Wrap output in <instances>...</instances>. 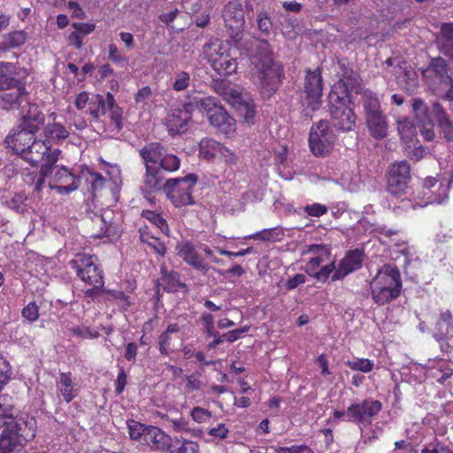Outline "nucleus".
I'll use <instances>...</instances> for the list:
<instances>
[{
  "label": "nucleus",
  "instance_id": "nucleus-1",
  "mask_svg": "<svg viewBox=\"0 0 453 453\" xmlns=\"http://www.w3.org/2000/svg\"><path fill=\"white\" fill-rule=\"evenodd\" d=\"M252 77L264 96H271L278 88L284 77L281 64L274 60L253 62Z\"/></svg>",
  "mask_w": 453,
  "mask_h": 453
},
{
  "label": "nucleus",
  "instance_id": "nucleus-2",
  "mask_svg": "<svg viewBox=\"0 0 453 453\" xmlns=\"http://www.w3.org/2000/svg\"><path fill=\"white\" fill-rule=\"evenodd\" d=\"M331 123L334 128L349 132L356 127V115L349 105L351 99L341 96L337 91H331L328 96Z\"/></svg>",
  "mask_w": 453,
  "mask_h": 453
},
{
  "label": "nucleus",
  "instance_id": "nucleus-3",
  "mask_svg": "<svg viewBox=\"0 0 453 453\" xmlns=\"http://www.w3.org/2000/svg\"><path fill=\"white\" fill-rule=\"evenodd\" d=\"M198 181L195 173H188L181 178L169 179L165 182L164 191L175 207L195 203L193 188Z\"/></svg>",
  "mask_w": 453,
  "mask_h": 453
},
{
  "label": "nucleus",
  "instance_id": "nucleus-4",
  "mask_svg": "<svg viewBox=\"0 0 453 453\" xmlns=\"http://www.w3.org/2000/svg\"><path fill=\"white\" fill-rule=\"evenodd\" d=\"M322 77L319 68L311 71L306 70L301 98L307 108L314 111L318 110L321 104L322 96Z\"/></svg>",
  "mask_w": 453,
  "mask_h": 453
},
{
  "label": "nucleus",
  "instance_id": "nucleus-5",
  "mask_svg": "<svg viewBox=\"0 0 453 453\" xmlns=\"http://www.w3.org/2000/svg\"><path fill=\"white\" fill-rule=\"evenodd\" d=\"M334 142V134L329 129L326 121L320 120L312 126L309 136V145L313 155L326 157L332 151Z\"/></svg>",
  "mask_w": 453,
  "mask_h": 453
},
{
  "label": "nucleus",
  "instance_id": "nucleus-6",
  "mask_svg": "<svg viewBox=\"0 0 453 453\" xmlns=\"http://www.w3.org/2000/svg\"><path fill=\"white\" fill-rule=\"evenodd\" d=\"M69 264L84 282L96 288L104 287L103 272L95 264L92 257L77 255L76 258L72 259Z\"/></svg>",
  "mask_w": 453,
  "mask_h": 453
},
{
  "label": "nucleus",
  "instance_id": "nucleus-7",
  "mask_svg": "<svg viewBox=\"0 0 453 453\" xmlns=\"http://www.w3.org/2000/svg\"><path fill=\"white\" fill-rule=\"evenodd\" d=\"M411 180V165L407 160H401L390 165L388 170V191L395 196L405 194Z\"/></svg>",
  "mask_w": 453,
  "mask_h": 453
},
{
  "label": "nucleus",
  "instance_id": "nucleus-8",
  "mask_svg": "<svg viewBox=\"0 0 453 453\" xmlns=\"http://www.w3.org/2000/svg\"><path fill=\"white\" fill-rule=\"evenodd\" d=\"M381 409L382 403L379 400L370 398L352 403L348 407V422L370 426Z\"/></svg>",
  "mask_w": 453,
  "mask_h": 453
},
{
  "label": "nucleus",
  "instance_id": "nucleus-9",
  "mask_svg": "<svg viewBox=\"0 0 453 453\" xmlns=\"http://www.w3.org/2000/svg\"><path fill=\"white\" fill-rule=\"evenodd\" d=\"M204 49L206 51L213 50L215 52V55L212 52H208V54L212 67L217 73L223 75H231L236 72L237 59L223 49L221 42L217 40L216 42L206 43Z\"/></svg>",
  "mask_w": 453,
  "mask_h": 453
},
{
  "label": "nucleus",
  "instance_id": "nucleus-10",
  "mask_svg": "<svg viewBox=\"0 0 453 453\" xmlns=\"http://www.w3.org/2000/svg\"><path fill=\"white\" fill-rule=\"evenodd\" d=\"M224 27L228 35L238 36L244 30V10L239 0H233L226 4L222 9Z\"/></svg>",
  "mask_w": 453,
  "mask_h": 453
},
{
  "label": "nucleus",
  "instance_id": "nucleus-11",
  "mask_svg": "<svg viewBox=\"0 0 453 453\" xmlns=\"http://www.w3.org/2000/svg\"><path fill=\"white\" fill-rule=\"evenodd\" d=\"M339 66L342 71L341 78L334 86V91H337L341 96L348 99H351V93H362L364 90L362 89V79L359 73L348 66L344 62H340Z\"/></svg>",
  "mask_w": 453,
  "mask_h": 453
},
{
  "label": "nucleus",
  "instance_id": "nucleus-12",
  "mask_svg": "<svg viewBox=\"0 0 453 453\" xmlns=\"http://www.w3.org/2000/svg\"><path fill=\"white\" fill-rule=\"evenodd\" d=\"M28 100L29 94L24 83L6 89L0 95V109L6 111H21L26 108Z\"/></svg>",
  "mask_w": 453,
  "mask_h": 453
},
{
  "label": "nucleus",
  "instance_id": "nucleus-13",
  "mask_svg": "<svg viewBox=\"0 0 453 453\" xmlns=\"http://www.w3.org/2000/svg\"><path fill=\"white\" fill-rule=\"evenodd\" d=\"M206 114L210 124L220 133L229 134L235 131V119L219 104L217 99L214 101V106H211Z\"/></svg>",
  "mask_w": 453,
  "mask_h": 453
},
{
  "label": "nucleus",
  "instance_id": "nucleus-14",
  "mask_svg": "<svg viewBox=\"0 0 453 453\" xmlns=\"http://www.w3.org/2000/svg\"><path fill=\"white\" fill-rule=\"evenodd\" d=\"M3 426L14 430L23 441L28 442L36 435L37 421L33 416L21 414L12 421H4Z\"/></svg>",
  "mask_w": 453,
  "mask_h": 453
},
{
  "label": "nucleus",
  "instance_id": "nucleus-15",
  "mask_svg": "<svg viewBox=\"0 0 453 453\" xmlns=\"http://www.w3.org/2000/svg\"><path fill=\"white\" fill-rule=\"evenodd\" d=\"M192 116L182 107L171 110L165 119V125L173 137L186 133L190 127Z\"/></svg>",
  "mask_w": 453,
  "mask_h": 453
},
{
  "label": "nucleus",
  "instance_id": "nucleus-16",
  "mask_svg": "<svg viewBox=\"0 0 453 453\" xmlns=\"http://www.w3.org/2000/svg\"><path fill=\"white\" fill-rule=\"evenodd\" d=\"M363 259L364 253L358 249L346 252L344 257L338 264L337 270L331 276L332 281L343 280L349 273L361 268Z\"/></svg>",
  "mask_w": 453,
  "mask_h": 453
},
{
  "label": "nucleus",
  "instance_id": "nucleus-17",
  "mask_svg": "<svg viewBox=\"0 0 453 453\" xmlns=\"http://www.w3.org/2000/svg\"><path fill=\"white\" fill-rule=\"evenodd\" d=\"M35 134L32 130L22 128L19 124L13 129V133L5 138L4 142L12 149L15 154L19 156L26 150H28L29 145L35 141Z\"/></svg>",
  "mask_w": 453,
  "mask_h": 453
},
{
  "label": "nucleus",
  "instance_id": "nucleus-18",
  "mask_svg": "<svg viewBox=\"0 0 453 453\" xmlns=\"http://www.w3.org/2000/svg\"><path fill=\"white\" fill-rule=\"evenodd\" d=\"M371 284L402 290L403 284L399 269L391 264H386L379 269Z\"/></svg>",
  "mask_w": 453,
  "mask_h": 453
},
{
  "label": "nucleus",
  "instance_id": "nucleus-19",
  "mask_svg": "<svg viewBox=\"0 0 453 453\" xmlns=\"http://www.w3.org/2000/svg\"><path fill=\"white\" fill-rule=\"evenodd\" d=\"M177 254L185 263L196 270L206 274L211 266L204 263L199 257L194 245L190 242H179L176 246Z\"/></svg>",
  "mask_w": 453,
  "mask_h": 453
},
{
  "label": "nucleus",
  "instance_id": "nucleus-20",
  "mask_svg": "<svg viewBox=\"0 0 453 453\" xmlns=\"http://www.w3.org/2000/svg\"><path fill=\"white\" fill-rule=\"evenodd\" d=\"M27 106V111H25V109L20 111L21 121L19 125L22 128L29 129L37 133L41 127L44 125L45 115L39 109V106L36 104H32L29 100L26 107Z\"/></svg>",
  "mask_w": 453,
  "mask_h": 453
},
{
  "label": "nucleus",
  "instance_id": "nucleus-21",
  "mask_svg": "<svg viewBox=\"0 0 453 453\" xmlns=\"http://www.w3.org/2000/svg\"><path fill=\"white\" fill-rule=\"evenodd\" d=\"M145 434L143 445L149 446L153 450L166 451L171 449L173 439L157 426H149Z\"/></svg>",
  "mask_w": 453,
  "mask_h": 453
},
{
  "label": "nucleus",
  "instance_id": "nucleus-22",
  "mask_svg": "<svg viewBox=\"0 0 453 453\" xmlns=\"http://www.w3.org/2000/svg\"><path fill=\"white\" fill-rule=\"evenodd\" d=\"M422 74L427 83L431 81H441L449 77L447 60L441 57L431 58L427 67L422 71Z\"/></svg>",
  "mask_w": 453,
  "mask_h": 453
},
{
  "label": "nucleus",
  "instance_id": "nucleus-23",
  "mask_svg": "<svg viewBox=\"0 0 453 453\" xmlns=\"http://www.w3.org/2000/svg\"><path fill=\"white\" fill-rule=\"evenodd\" d=\"M49 149L50 145L48 142L35 139V141L29 145L28 150H26L19 156L32 166H35L44 159Z\"/></svg>",
  "mask_w": 453,
  "mask_h": 453
},
{
  "label": "nucleus",
  "instance_id": "nucleus-24",
  "mask_svg": "<svg viewBox=\"0 0 453 453\" xmlns=\"http://www.w3.org/2000/svg\"><path fill=\"white\" fill-rule=\"evenodd\" d=\"M320 265L317 260H310L305 265L304 271L309 276L316 279L318 281L326 282L330 275H333L335 270H337L335 260L333 259L329 264L319 269Z\"/></svg>",
  "mask_w": 453,
  "mask_h": 453
},
{
  "label": "nucleus",
  "instance_id": "nucleus-25",
  "mask_svg": "<svg viewBox=\"0 0 453 453\" xmlns=\"http://www.w3.org/2000/svg\"><path fill=\"white\" fill-rule=\"evenodd\" d=\"M13 431L14 430L4 426L0 435V453H14L19 451L27 443Z\"/></svg>",
  "mask_w": 453,
  "mask_h": 453
},
{
  "label": "nucleus",
  "instance_id": "nucleus-26",
  "mask_svg": "<svg viewBox=\"0 0 453 453\" xmlns=\"http://www.w3.org/2000/svg\"><path fill=\"white\" fill-rule=\"evenodd\" d=\"M215 100V97L203 96L200 93L195 92L188 96L187 101L182 104V108L192 116L196 110L204 111L210 110L211 106H214Z\"/></svg>",
  "mask_w": 453,
  "mask_h": 453
},
{
  "label": "nucleus",
  "instance_id": "nucleus-27",
  "mask_svg": "<svg viewBox=\"0 0 453 453\" xmlns=\"http://www.w3.org/2000/svg\"><path fill=\"white\" fill-rule=\"evenodd\" d=\"M233 107L235 109L238 116L242 118L248 125H253L257 114L256 104L254 101L247 95H243L241 100L235 101Z\"/></svg>",
  "mask_w": 453,
  "mask_h": 453
},
{
  "label": "nucleus",
  "instance_id": "nucleus-28",
  "mask_svg": "<svg viewBox=\"0 0 453 453\" xmlns=\"http://www.w3.org/2000/svg\"><path fill=\"white\" fill-rule=\"evenodd\" d=\"M213 88L217 94L223 96L231 104L241 100L243 96L239 87L226 80H214Z\"/></svg>",
  "mask_w": 453,
  "mask_h": 453
},
{
  "label": "nucleus",
  "instance_id": "nucleus-29",
  "mask_svg": "<svg viewBox=\"0 0 453 453\" xmlns=\"http://www.w3.org/2000/svg\"><path fill=\"white\" fill-rule=\"evenodd\" d=\"M164 152L165 150L159 142H150L139 150L145 167L159 165Z\"/></svg>",
  "mask_w": 453,
  "mask_h": 453
},
{
  "label": "nucleus",
  "instance_id": "nucleus-30",
  "mask_svg": "<svg viewBox=\"0 0 453 453\" xmlns=\"http://www.w3.org/2000/svg\"><path fill=\"white\" fill-rule=\"evenodd\" d=\"M428 87L438 99L453 101V78L451 76L441 81H428Z\"/></svg>",
  "mask_w": 453,
  "mask_h": 453
},
{
  "label": "nucleus",
  "instance_id": "nucleus-31",
  "mask_svg": "<svg viewBox=\"0 0 453 453\" xmlns=\"http://www.w3.org/2000/svg\"><path fill=\"white\" fill-rule=\"evenodd\" d=\"M142 189L148 193L164 189V177L160 168L157 166H147Z\"/></svg>",
  "mask_w": 453,
  "mask_h": 453
},
{
  "label": "nucleus",
  "instance_id": "nucleus-32",
  "mask_svg": "<svg viewBox=\"0 0 453 453\" xmlns=\"http://www.w3.org/2000/svg\"><path fill=\"white\" fill-rule=\"evenodd\" d=\"M365 121L367 128L373 138L380 140L387 136L388 124L383 112L365 118Z\"/></svg>",
  "mask_w": 453,
  "mask_h": 453
},
{
  "label": "nucleus",
  "instance_id": "nucleus-33",
  "mask_svg": "<svg viewBox=\"0 0 453 453\" xmlns=\"http://www.w3.org/2000/svg\"><path fill=\"white\" fill-rule=\"evenodd\" d=\"M371 291L372 297L375 303L378 305H384L391 301L396 299L400 294V289L396 288H388L384 286H379L375 284H371Z\"/></svg>",
  "mask_w": 453,
  "mask_h": 453
},
{
  "label": "nucleus",
  "instance_id": "nucleus-34",
  "mask_svg": "<svg viewBox=\"0 0 453 453\" xmlns=\"http://www.w3.org/2000/svg\"><path fill=\"white\" fill-rule=\"evenodd\" d=\"M15 65L11 63L0 65V90L11 89L24 84L22 81L15 78Z\"/></svg>",
  "mask_w": 453,
  "mask_h": 453
},
{
  "label": "nucleus",
  "instance_id": "nucleus-35",
  "mask_svg": "<svg viewBox=\"0 0 453 453\" xmlns=\"http://www.w3.org/2000/svg\"><path fill=\"white\" fill-rule=\"evenodd\" d=\"M57 389L66 403H70L76 396L73 388L71 372H60L57 380Z\"/></svg>",
  "mask_w": 453,
  "mask_h": 453
},
{
  "label": "nucleus",
  "instance_id": "nucleus-36",
  "mask_svg": "<svg viewBox=\"0 0 453 453\" xmlns=\"http://www.w3.org/2000/svg\"><path fill=\"white\" fill-rule=\"evenodd\" d=\"M361 94V103L365 110V118L382 112L380 103L376 96L370 89H365Z\"/></svg>",
  "mask_w": 453,
  "mask_h": 453
},
{
  "label": "nucleus",
  "instance_id": "nucleus-37",
  "mask_svg": "<svg viewBox=\"0 0 453 453\" xmlns=\"http://www.w3.org/2000/svg\"><path fill=\"white\" fill-rule=\"evenodd\" d=\"M17 417H19V411L15 407L13 398L7 395L4 394L0 395V418H3L5 419L4 421H12ZM3 426L0 424V427Z\"/></svg>",
  "mask_w": 453,
  "mask_h": 453
},
{
  "label": "nucleus",
  "instance_id": "nucleus-38",
  "mask_svg": "<svg viewBox=\"0 0 453 453\" xmlns=\"http://www.w3.org/2000/svg\"><path fill=\"white\" fill-rule=\"evenodd\" d=\"M161 281L163 289L167 292H175L179 288H186L180 280V274L174 271H167L165 266L161 268Z\"/></svg>",
  "mask_w": 453,
  "mask_h": 453
},
{
  "label": "nucleus",
  "instance_id": "nucleus-39",
  "mask_svg": "<svg viewBox=\"0 0 453 453\" xmlns=\"http://www.w3.org/2000/svg\"><path fill=\"white\" fill-rule=\"evenodd\" d=\"M439 44V48L444 55L453 50V23H446L441 26Z\"/></svg>",
  "mask_w": 453,
  "mask_h": 453
},
{
  "label": "nucleus",
  "instance_id": "nucleus-40",
  "mask_svg": "<svg viewBox=\"0 0 453 453\" xmlns=\"http://www.w3.org/2000/svg\"><path fill=\"white\" fill-rule=\"evenodd\" d=\"M107 110V98L104 99V97L99 94L93 95L90 97L88 103V112L94 119H98L100 116L106 113Z\"/></svg>",
  "mask_w": 453,
  "mask_h": 453
},
{
  "label": "nucleus",
  "instance_id": "nucleus-41",
  "mask_svg": "<svg viewBox=\"0 0 453 453\" xmlns=\"http://www.w3.org/2000/svg\"><path fill=\"white\" fill-rule=\"evenodd\" d=\"M401 88L409 95L414 94L418 88V79L416 71L405 69L403 76L400 80Z\"/></svg>",
  "mask_w": 453,
  "mask_h": 453
},
{
  "label": "nucleus",
  "instance_id": "nucleus-42",
  "mask_svg": "<svg viewBox=\"0 0 453 453\" xmlns=\"http://www.w3.org/2000/svg\"><path fill=\"white\" fill-rule=\"evenodd\" d=\"M397 130L403 141L412 142L413 138L417 136V128L414 123L409 119H404L397 121Z\"/></svg>",
  "mask_w": 453,
  "mask_h": 453
},
{
  "label": "nucleus",
  "instance_id": "nucleus-43",
  "mask_svg": "<svg viewBox=\"0 0 453 453\" xmlns=\"http://www.w3.org/2000/svg\"><path fill=\"white\" fill-rule=\"evenodd\" d=\"M127 424L130 438L143 444L145 441V434H147V430H149V426H145L134 419L127 420Z\"/></svg>",
  "mask_w": 453,
  "mask_h": 453
},
{
  "label": "nucleus",
  "instance_id": "nucleus-44",
  "mask_svg": "<svg viewBox=\"0 0 453 453\" xmlns=\"http://www.w3.org/2000/svg\"><path fill=\"white\" fill-rule=\"evenodd\" d=\"M312 253L314 257L310 260H317L319 264H322L326 260H328L331 257V249L329 246L325 244H311L308 246L307 250L303 251V254Z\"/></svg>",
  "mask_w": 453,
  "mask_h": 453
},
{
  "label": "nucleus",
  "instance_id": "nucleus-45",
  "mask_svg": "<svg viewBox=\"0 0 453 453\" xmlns=\"http://www.w3.org/2000/svg\"><path fill=\"white\" fill-rule=\"evenodd\" d=\"M169 453H199V446L192 441L176 439L171 445Z\"/></svg>",
  "mask_w": 453,
  "mask_h": 453
},
{
  "label": "nucleus",
  "instance_id": "nucleus-46",
  "mask_svg": "<svg viewBox=\"0 0 453 453\" xmlns=\"http://www.w3.org/2000/svg\"><path fill=\"white\" fill-rule=\"evenodd\" d=\"M85 173L89 175V177L87 178V181L90 184L89 191L92 196H95L96 192L101 191L104 188L105 179L101 173L93 172L88 168L82 172L83 174Z\"/></svg>",
  "mask_w": 453,
  "mask_h": 453
},
{
  "label": "nucleus",
  "instance_id": "nucleus-47",
  "mask_svg": "<svg viewBox=\"0 0 453 453\" xmlns=\"http://www.w3.org/2000/svg\"><path fill=\"white\" fill-rule=\"evenodd\" d=\"M140 240L142 242L146 243L153 250L164 257L166 253V247L163 242H161L158 238L150 235L149 233H143L140 231Z\"/></svg>",
  "mask_w": 453,
  "mask_h": 453
},
{
  "label": "nucleus",
  "instance_id": "nucleus-48",
  "mask_svg": "<svg viewBox=\"0 0 453 453\" xmlns=\"http://www.w3.org/2000/svg\"><path fill=\"white\" fill-rule=\"evenodd\" d=\"M257 53L254 55L253 62H266L273 60L271 47L266 40H258L256 46Z\"/></svg>",
  "mask_w": 453,
  "mask_h": 453
},
{
  "label": "nucleus",
  "instance_id": "nucleus-49",
  "mask_svg": "<svg viewBox=\"0 0 453 453\" xmlns=\"http://www.w3.org/2000/svg\"><path fill=\"white\" fill-rule=\"evenodd\" d=\"M229 37L236 48L239 50H243L247 53L250 54H252L253 47L254 45L257 46V42L258 41L251 37H245L243 35V32L240 33V35L236 37H234L233 35Z\"/></svg>",
  "mask_w": 453,
  "mask_h": 453
},
{
  "label": "nucleus",
  "instance_id": "nucleus-50",
  "mask_svg": "<svg viewBox=\"0 0 453 453\" xmlns=\"http://www.w3.org/2000/svg\"><path fill=\"white\" fill-rule=\"evenodd\" d=\"M107 105L111 112L112 122L115 124L116 128L120 130L122 128V111L121 109L115 104L114 96L110 92L107 93Z\"/></svg>",
  "mask_w": 453,
  "mask_h": 453
},
{
  "label": "nucleus",
  "instance_id": "nucleus-51",
  "mask_svg": "<svg viewBox=\"0 0 453 453\" xmlns=\"http://www.w3.org/2000/svg\"><path fill=\"white\" fill-rule=\"evenodd\" d=\"M142 217L147 219L149 221L153 223L155 226H157L163 234L169 235L170 229L168 226V224L166 220L158 213L153 211H142Z\"/></svg>",
  "mask_w": 453,
  "mask_h": 453
},
{
  "label": "nucleus",
  "instance_id": "nucleus-52",
  "mask_svg": "<svg viewBox=\"0 0 453 453\" xmlns=\"http://www.w3.org/2000/svg\"><path fill=\"white\" fill-rule=\"evenodd\" d=\"M180 160L177 156L164 152L157 167L160 168L161 171L163 169L167 172H174L180 168Z\"/></svg>",
  "mask_w": 453,
  "mask_h": 453
},
{
  "label": "nucleus",
  "instance_id": "nucleus-53",
  "mask_svg": "<svg viewBox=\"0 0 453 453\" xmlns=\"http://www.w3.org/2000/svg\"><path fill=\"white\" fill-rule=\"evenodd\" d=\"M430 112L437 123V126L450 120L449 115L447 113L445 108L442 106V104L438 101H434L430 108Z\"/></svg>",
  "mask_w": 453,
  "mask_h": 453
},
{
  "label": "nucleus",
  "instance_id": "nucleus-54",
  "mask_svg": "<svg viewBox=\"0 0 453 453\" xmlns=\"http://www.w3.org/2000/svg\"><path fill=\"white\" fill-rule=\"evenodd\" d=\"M219 143L212 139H203L200 142V154L207 159L213 158Z\"/></svg>",
  "mask_w": 453,
  "mask_h": 453
},
{
  "label": "nucleus",
  "instance_id": "nucleus-55",
  "mask_svg": "<svg viewBox=\"0 0 453 453\" xmlns=\"http://www.w3.org/2000/svg\"><path fill=\"white\" fill-rule=\"evenodd\" d=\"M45 132L48 136L57 140H65L69 135V132L66 130V128L59 123L48 125L45 127Z\"/></svg>",
  "mask_w": 453,
  "mask_h": 453
},
{
  "label": "nucleus",
  "instance_id": "nucleus-56",
  "mask_svg": "<svg viewBox=\"0 0 453 453\" xmlns=\"http://www.w3.org/2000/svg\"><path fill=\"white\" fill-rule=\"evenodd\" d=\"M12 376V371L10 363L0 354V392L10 381Z\"/></svg>",
  "mask_w": 453,
  "mask_h": 453
},
{
  "label": "nucleus",
  "instance_id": "nucleus-57",
  "mask_svg": "<svg viewBox=\"0 0 453 453\" xmlns=\"http://www.w3.org/2000/svg\"><path fill=\"white\" fill-rule=\"evenodd\" d=\"M190 84V75L185 71L178 72L174 74V81L173 88L175 91H183L188 88Z\"/></svg>",
  "mask_w": 453,
  "mask_h": 453
},
{
  "label": "nucleus",
  "instance_id": "nucleus-58",
  "mask_svg": "<svg viewBox=\"0 0 453 453\" xmlns=\"http://www.w3.org/2000/svg\"><path fill=\"white\" fill-rule=\"evenodd\" d=\"M411 106L417 118L421 120H426L429 119L428 113L430 109L426 105L425 102L421 98H414L412 100Z\"/></svg>",
  "mask_w": 453,
  "mask_h": 453
},
{
  "label": "nucleus",
  "instance_id": "nucleus-59",
  "mask_svg": "<svg viewBox=\"0 0 453 453\" xmlns=\"http://www.w3.org/2000/svg\"><path fill=\"white\" fill-rule=\"evenodd\" d=\"M346 365L354 371L369 372L372 371L373 363L369 359L359 358L353 361H347Z\"/></svg>",
  "mask_w": 453,
  "mask_h": 453
},
{
  "label": "nucleus",
  "instance_id": "nucleus-60",
  "mask_svg": "<svg viewBox=\"0 0 453 453\" xmlns=\"http://www.w3.org/2000/svg\"><path fill=\"white\" fill-rule=\"evenodd\" d=\"M257 22L260 32L268 35L273 27V22L269 14L266 12H260L257 14Z\"/></svg>",
  "mask_w": 453,
  "mask_h": 453
},
{
  "label": "nucleus",
  "instance_id": "nucleus-61",
  "mask_svg": "<svg viewBox=\"0 0 453 453\" xmlns=\"http://www.w3.org/2000/svg\"><path fill=\"white\" fill-rule=\"evenodd\" d=\"M407 149L409 155L416 160L421 159L426 153V148L422 146L418 140H413L412 142H407Z\"/></svg>",
  "mask_w": 453,
  "mask_h": 453
},
{
  "label": "nucleus",
  "instance_id": "nucleus-62",
  "mask_svg": "<svg viewBox=\"0 0 453 453\" xmlns=\"http://www.w3.org/2000/svg\"><path fill=\"white\" fill-rule=\"evenodd\" d=\"M280 234H281V232L280 230H277V228H271L257 232L251 237L253 239L261 241H276L280 240Z\"/></svg>",
  "mask_w": 453,
  "mask_h": 453
},
{
  "label": "nucleus",
  "instance_id": "nucleus-63",
  "mask_svg": "<svg viewBox=\"0 0 453 453\" xmlns=\"http://www.w3.org/2000/svg\"><path fill=\"white\" fill-rule=\"evenodd\" d=\"M27 39L26 33L24 31H13L8 34L6 38V44L10 47H18L25 43Z\"/></svg>",
  "mask_w": 453,
  "mask_h": 453
},
{
  "label": "nucleus",
  "instance_id": "nucleus-64",
  "mask_svg": "<svg viewBox=\"0 0 453 453\" xmlns=\"http://www.w3.org/2000/svg\"><path fill=\"white\" fill-rule=\"evenodd\" d=\"M275 453H313L312 449L305 445L288 447H278Z\"/></svg>",
  "mask_w": 453,
  "mask_h": 453
}]
</instances>
